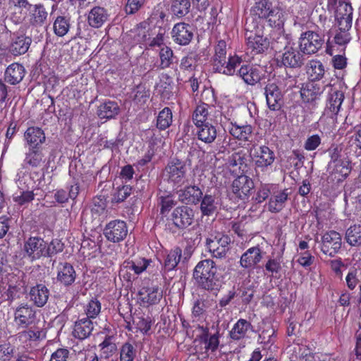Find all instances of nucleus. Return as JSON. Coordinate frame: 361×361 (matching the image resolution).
Segmentation results:
<instances>
[{
  "mask_svg": "<svg viewBox=\"0 0 361 361\" xmlns=\"http://www.w3.org/2000/svg\"><path fill=\"white\" fill-rule=\"evenodd\" d=\"M44 162V154L40 148H30L25 153V157L23 161L25 166H29L32 168H39Z\"/></svg>",
  "mask_w": 361,
  "mask_h": 361,
  "instance_id": "nucleus-33",
  "label": "nucleus"
},
{
  "mask_svg": "<svg viewBox=\"0 0 361 361\" xmlns=\"http://www.w3.org/2000/svg\"><path fill=\"white\" fill-rule=\"evenodd\" d=\"M46 247L45 257H51L63 250V244L58 239L52 240L49 243H47Z\"/></svg>",
  "mask_w": 361,
  "mask_h": 361,
  "instance_id": "nucleus-64",
  "label": "nucleus"
},
{
  "mask_svg": "<svg viewBox=\"0 0 361 361\" xmlns=\"http://www.w3.org/2000/svg\"><path fill=\"white\" fill-rule=\"evenodd\" d=\"M119 361H134L136 355V348L130 343H123L119 350Z\"/></svg>",
  "mask_w": 361,
  "mask_h": 361,
  "instance_id": "nucleus-55",
  "label": "nucleus"
},
{
  "mask_svg": "<svg viewBox=\"0 0 361 361\" xmlns=\"http://www.w3.org/2000/svg\"><path fill=\"white\" fill-rule=\"evenodd\" d=\"M179 200L185 204H197L202 197V192L196 185H189L178 190Z\"/></svg>",
  "mask_w": 361,
  "mask_h": 361,
  "instance_id": "nucleus-23",
  "label": "nucleus"
},
{
  "mask_svg": "<svg viewBox=\"0 0 361 361\" xmlns=\"http://www.w3.org/2000/svg\"><path fill=\"white\" fill-rule=\"evenodd\" d=\"M322 90L320 87L313 82H310L303 86L300 90V96L303 102H312L317 99Z\"/></svg>",
  "mask_w": 361,
  "mask_h": 361,
  "instance_id": "nucleus-38",
  "label": "nucleus"
},
{
  "mask_svg": "<svg viewBox=\"0 0 361 361\" xmlns=\"http://www.w3.org/2000/svg\"><path fill=\"white\" fill-rule=\"evenodd\" d=\"M128 233L126 223L122 220H113L109 221L104 228V235L111 243L123 241Z\"/></svg>",
  "mask_w": 361,
  "mask_h": 361,
  "instance_id": "nucleus-8",
  "label": "nucleus"
},
{
  "mask_svg": "<svg viewBox=\"0 0 361 361\" xmlns=\"http://www.w3.org/2000/svg\"><path fill=\"white\" fill-rule=\"evenodd\" d=\"M25 140L30 148H39L38 146L45 141L44 131L38 127H30L24 134Z\"/></svg>",
  "mask_w": 361,
  "mask_h": 361,
  "instance_id": "nucleus-30",
  "label": "nucleus"
},
{
  "mask_svg": "<svg viewBox=\"0 0 361 361\" xmlns=\"http://www.w3.org/2000/svg\"><path fill=\"white\" fill-rule=\"evenodd\" d=\"M151 261L145 258H139L132 261H126L123 264V271L126 269L127 271H133L137 275L142 273L146 270L149 265Z\"/></svg>",
  "mask_w": 361,
  "mask_h": 361,
  "instance_id": "nucleus-43",
  "label": "nucleus"
},
{
  "mask_svg": "<svg viewBox=\"0 0 361 361\" xmlns=\"http://www.w3.org/2000/svg\"><path fill=\"white\" fill-rule=\"evenodd\" d=\"M228 131L233 137L241 141H248L252 133V128L250 125L240 126L231 122Z\"/></svg>",
  "mask_w": 361,
  "mask_h": 361,
  "instance_id": "nucleus-35",
  "label": "nucleus"
},
{
  "mask_svg": "<svg viewBox=\"0 0 361 361\" xmlns=\"http://www.w3.org/2000/svg\"><path fill=\"white\" fill-rule=\"evenodd\" d=\"M326 88L328 89V95L324 114L334 121L336 119L343 102L344 92L340 82L330 84L326 86Z\"/></svg>",
  "mask_w": 361,
  "mask_h": 361,
  "instance_id": "nucleus-2",
  "label": "nucleus"
},
{
  "mask_svg": "<svg viewBox=\"0 0 361 361\" xmlns=\"http://www.w3.org/2000/svg\"><path fill=\"white\" fill-rule=\"evenodd\" d=\"M162 298V292L157 287H143L139 291V300L143 305L157 304Z\"/></svg>",
  "mask_w": 361,
  "mask_h": 361,
  "instance_id": "nucleus-22",
  "label": "nucleus"
},
{
  "mask_svg": "<svg viewBox=\"0 0 361 361\" xmlns=\"http://www.w3.org/2000/svg\"><path fill=\"white\" fill-rule=\"evenodd\" d=\"M181 255L182 250L180 248L177 247L171 250L164 259V269L167 271L173 270L179 263Z\"/></svg>",
  "mask_w": 361,
  "mask_h": 361,
  "instance_id": "nucleus-46",
  "label": "nucleus"
},
{
  "mask_svg": "<svg viewBox=\"0 0 361 361\" xmlns=\"http://www.w3.org/2000/svg\"><path fill=\"white\" fill-rule=\"evenodd\" d=\"M101 348V356L103 359L107 360L116 350V345L111 342L109 338H106L99 345Z\"/></svg>",
  "mask_w": 361,
  "mask_h": 361,
  "instance_id": "nucleus-60",
  "label": "nucleus"
},
{
  "mask_svg": "<svg viewBox=\"0 0 361 361\" xmlns=\"http://www.w3.org/2000/svg\"><path fill=\"white\" fill-rule=\"evenodd\" d=\"M47 242L43 238L38 236H32L25 240L23 244V251L25 256L35 261L45 257V247Z\"/></svg>",
  "mask_w": 361,
  "mask_h": 361,
  "instance_id": "nucleus-10",
  "label": "nucleus"
},
{
  "mask_svg": "<svg viewBox=\"0 0 361 361\" xmlns=\"http://www.w3.org/2000/svg\"><path fill=\"white\" fill-rule=\"evenodd\" d=\"M159 56L160 59L159 67L160 69L169 68L173 63V51L169 47H162L159 51Z\"/></svg>",
  "mask_w": 361,
  "mask_h": 361,
  "instance_id": "nucleus-54",
  "label": "nucleus"
},
{
  "mask_svg": "<svg viewBox=\"0 0 361 361\" xmlns=\"http://www.w3.org/2000/svg\"><path fill=\"white\" fill-rule=\"evenodd\" d=\"M194 219V211L188 206H180L173 209L171 220L179 229H184L190 226Z\"/></svg>",
  "mask_w": 361,
  "mask_h": 361,
  "instance_id": "nucleus-14",
  "label": "nucleus"
},
{
  "mask_svg": "<svg viewBox=\"0 0 361 361\" xmlns=\"http://www.w3.org/2000/svg\"><path fill=\"white\" fill-rule=\"evenodd\" d=\"M328 152L331 157L329 162L341 163V161H349L343 154L342 147L339 145H332Z\"/></svg>",
  "mask_w": 361,
  "mask_h": 361,
  "instance_id": "nucleus-63",
  "label": "nucleus"
},
{
  "mask_svg": "<svg viewBox=\"0 0 361 361\" xmlns=\"http://www.w3.org/2000/svg\"><path fill=\"white\" fill-rule=\"evenodd\" d=\"M200 210L204 215L209 216L214 213L217 209V202L214 196L205 195L202 197Z\"/></svg>",
  "mask_w": 361,
  "mask_h": 361,
  "instance_id": "nucleus-50",
  "label": "nucleus"
},
{
  "mask_svg": "<svg viewBox=\"0 0 361 361\" xmlns=\"http://www.w3.org/2000/svg\"><path fill=\"white\" fill-rule=\"evenodd\" d=\"M278 39L279 42L277 43L285 45L284 52L281 58L283 64L290 68L300 67L303 64L304 58L300 51L290 44V42L288 41L284 35L280 36Z\"/></svg>",
  "mask_w": 361,
  "mask_h": 361,
  "instance_id": "nucleus-6",
  "label": "nucleus"
},
{
  "mask_svg": "<svg viewBox=\"0 0 361 361\" xmlns=\"http://www.w3.org/2000/svg\"><path fill=\"white\" fill-rule=\"evenodd\" d=\"M172 111L169 107L164 108L157 118V126L159 130H164L168 128L173 121Z\"/></svg>",
  "mask_w": 361,
  "mask_h": 361,
  "instance_id": "nucleus-51",
  "label": "nucleus"
},
{
  "mask_svg": "<svg viewBox=\"0 0 361 361\" xmlns=\"http://www.w3.org/2000/svg\"><path fill=\"white\" fill-rule=\"evenodd\" d=\"M262 259V250L259 247H252L247 249L241 256L240 266L247 269H253Z\"/></svg>",
  "mask_w": 361,
  "mask_h": 361,
  "instance_id": "nucleus-19",
  "label": "nucleus"
},
{
  "mask_svg": "<svg viewBox=\"0 0 361 361\" xmlns=\"http://www.w3.org/2000/svg\"><path fill=\"white\" fill-rule=\"evenodd\" d=\"M251 13L259 18H267L270 22L276 23V20H279L281 13L278 8H272L271 4L268 0H260L252 8Z\"/></svg>",
  "mask_w": 361,
  "mask_h": 361,
  "instance_id": "nucleus-12",
  "label": "nucleus"
},
{
  "mask_svg": "<svg viewBox=\"0 0 361 361\" xmlns=\"http://www.w3.org/2000/svg\"><path fill=\"white\" fill-rule=\"evenodd\" d=\"M35 194L32 191L28 190L16 192L13 195V201L20 206H25L34 200Z\"/></svg>",
  "mask_w": 361,
  "mask_h": 361,
  "instance_id": "nucleus-56",
  "label": "nucleus"
},
{
  "mask_svg": "<svg viewBox=\"0 0 361 361\" xmlns=\"http://www.w3.org/2000/svg\"><path fill=\"white\" fill-rule=\"evenodd\" d=\"M324 39L314 31H306L300 35L299 47L304 54L317 53L323 46Z\"/></svg>",
  "mask_w": 361,
  "mask_h": 361,
  "instance_id": "nucleus-7",
  "label": "nucleus"
},
{
  "mask_svg": "<svg viewBox=\"0 0 361 361\" xmlns=\"http://www.w3.org/2000/svg\"><path fill=\"white\" fill-rule=\"evenodd\" d=\"M226 61V43L224 40L218 42L215 47V54L213 59V69L216 72L221 71V67Z\"/></svg>",
  "mask_w": 361,
  "mask_h": 361,
  "instance_id": "nucleus-37",
  "label": "nucleus"
},
{
  "mask_svg": "<svg viewBox=\"0 0 361 361\" xmlns=\"http://www.w3.org/2000/svg\"><path fill=\"white\" fill-rule=\"evenodd\" d=\"M32 39L24 35L15 37L9 45L8 51L13 56H20L25 54L30 48Z\"/></svg>",
  "mask_w": 361,
  "mask_h": 361,
  "instance_id": "nucleus-25",
  "label": "nucleus"
},
{
  "mask_svg": "<svg viewBox=\"0 0 361 361\" xmlns=\"http://www.w3.org/2000/svg\"><path fill=\"white\" fill-rule=\"evenodd\" d=\"M228 235L216 236L214 239H207V246L213 257L223 258L226 256L230 243Z\"/></svg>",
  "mask_w": 361,
  "mask_h": 361,
  "instance_id": "nucleus-16",
  "label": "nucleus"
},
{
  "mask_svg": "<svg viewBox=\"0 0 361 361\" xmlns=\"http://www.w3.org/2000/svg\"><path fill=\"white\" fill-rule=\"evenodd\" d=\"M149 32L145 27L142 25L137 26L130 30L126 35V41L132 44L145 43L146 44L148 39Z\"/></svg>",
  "mask_w": 361,
  "mask_h": 361,
  "instance_id": "nucleus-36",
  "label": "nucleus"
},
{
  "mask_svg": "<svg viewBox=\"0 0 361 361\" xmlns=\"http://www.w3.org/2000/svg\"><path fill=\"white\" fill-rule=\"evenodd\" d=\"M325 73L323 63L319 60H310L307 65V74L312 81L321 80Z\"/></svg>",
  "mask_w": 361,
  "mask_h": 361,
  "instance_id": "nucleus-40",
  "label": "nucleus"
},
{
  "mask_svg": "<svg viewBox=\"0 0 361 361\" xmlns=\"http://www.w3.org/2000/svg\"><path fill=\"white\" fill-rule=\"evenodd\" d=\"M212 109L207 104H202L198 105L192 114V122L195 127L202 126L203 124L209 123V110Z\"/></svg>",
  "mask_w": 361,
  "mask_h": 361,
  "instance_id": "nucleus-39",
  "label": "nucleus"
},
{
  "mask_svg": "<svg viewBox=\"0 0 361 361\" xmlns=\"http://www.w3.org/2000/svg\"><path fill=\"white\" fill-rule=\"evenodd\" d=\"M246 153L243 150L235 152L230 155L227 159L228 167H238L239 169L243 171L247 167Z\"/></svg>",
  "mask_w": 361,
  "mask_h": 361,
  "instance_id": "nucleus-47",
  "label": "nucleus"
},
{
  "mask_svg": "<svg viewBox=\"0 0 361 361\" xmlns=\"http://www.w3.org/2000/svg\"><path fill=\"white\" fill-rule=\"evenodd\" d=\"M288 195L289 193L287 189L274 193L269 200V211L273 213L281 212L286 205Z\"/></svg>",
  "mask_w": 361,
  "mask_h": 361,
  "instance_id": "nucleus-32",
  "label": "nucleus"
},
{
  "mask_svg": "<svg viewBox=\"0 0 361 361\" xmlns=\"http://www.w3.org/2000/svg\"><path fill=\"white\" fill-rule=\"evenodd\" d=\"M16 334V339L22 343L39 340L42 336V330L35 325H32Z\"/></svg>",
  "mask_w": 361,
  "mask_h": 361,
  "instance_id": "nucleus-34",
  "label": "nucleus"
},
{
  "mask_svg": "<svg viewBox=\"0 0 361 361\" xmlns=\"http://www.w3.org/2000/svg\"><path fill=\"white\" fill-rule=\"evenodd\" d=\"M217 268L211 259L200 261L195 268L193 276L204 289L217 290L220 281L216 275Z\"/></svg>",
  "mask_w": 361,
  "mask_h": 361,
  "instance_id": "nucleus-1",
  "label": "nucleus"
},
{
  "mask_svg": "<svg viewBox=\"0 0 361 361\" xmlns=\"http://www.w3.org/2000/svg\"><path fill=\"white\" fill-rule=\"evenodd\" d=\"M48 13L42 4L32 5L27 13L23 16H18L16 20H27L34 26H42L47 20Z\"/></svg>",
  "mask_w": 361,
  "mask_h": 361,
  "instance_id": "nucleus-15",
  "label": "nucleus"
},
{
  "mask_svg": "<svg viewBox=\"0 0 361 361\" xmlns=\"http://www.w3.org/2000/svg\"><path fill=\"white\" fill-rule=\"evenodd\" d=\"M172 38L180 45L188 44L193 37L192 27L185 23H176L172 29Z\"/></svg>",
  "mask_w": 361,
  "mask_h": 361,
  "instance_id": "nucleus-18",
  "label": "nucleus"
},
{
  "mask_svg": "<svg viewBox=\"0 0 361 361\" xmlns=\"http://www.w3.org/2000/svg\"><path fill=\"white\" fill-rule=\"evenodd\" d=\"M25 74V70L23 65L18 63H13L9 65L5 71L4 80L14 85L23 80Z\"/></svg>",
  "mask_w": 361,
  "mask_h": 361,
  "instance_id": "nucleus-24",
  "label": "nucleus"
},
{
  "mask_svg": "<svg viewBox=\"0 0 361 361\" xmlns=\"http://www.w3.org/2000/svg\"><path fill=\"white\" fill-rule=\"evenodd\" d=\"M342 245V238L335 231L326 232L321 238L320 249L326 255L334 257L338 252Z\"/></svg>",
  "mask_w": 361,
  "mask_h": 361,
  "instance_id": "nucleus-9",
  "label": "nucleus"
},
{
  "mask_svg": "<svg viewBox=\"0 0 361 361\" xmlns=\"http://www.w3.org/2000/svg\"><path fill=\"white\" fill-rule=\"evenodd\" d=\"M119 106L116 102L107 101L99 106L98 115L101 118L110 119L119 113Z\"/></svg>",
  "mask_w": 361,
  "mask_h": 361,
  "instance_id": "nucleus-42",
  "label": "nucleus"
},
{
  "mask_svg": "<svg viewBox=\"0 0 361 361\" xmlns=\"http://www.w3.org/2000/svg\"><path fill=\"white\" fill-rule=\"evenodd\" d=\"M76 273L73 267L67 262L61 263L58 267L57 280L63 286H68L73 283Z\"/></svg>",
  "mask_w": 361,
  "mask_h": 361,
  "instance_id": "nucleus-27",
  "label": "nucleus"
},
{
  "mask_svg": "<svg viewBox=\"0 0 361 361\" xmlns=\"http://www.w3.org/2000/svg\"><path fill=\"white\" fill-rule=\"evenodd\" d=\"M108 13L103 7L95 6L92 8L87 16L88 24L94 28H99L107 20Z\"/></svg>",
  "mask_w": 361,
  "mask_h": 361,
  "instance_id": "nucleus-29",
  "label": "nucleus"
},
{
  "mask_svg": "<svg viewBox=\"0 0 361 361\" xmlns=\"http://www.w3.org/2000/svg\"><path fill=\"white\" fill-rule=\"evenodd\" d=\"M251 324L244 319H240L230 331V336L233 340H240L245 337Z\"/></svg>",
  "mask_w": 361,
  "mask_h": 361,
  "instance_id": "nucleus-41",
  "label": "nucleus"
},
{
  "mask_svg": "<svg viewBox=\"0 0 361 361\" xmlns=\"http://www.w3.org/2000/svg\"><path fill=\"white\" fill-rule=\"evenodd\" d=\"M242 61V59L237 55L230 56L228 61H226V64L221 67V71L218 73L227 75H233L236 72V68L241 64Z\"/></svg>",
  "mask_w": 361,
  "mask_h": 361,
  "instance_id": "nucleus-52",
  "label": "nucleus"
},
{
  "mask_svg": "<svg viewBox=\"0 0 361 361\" xmlns=\"http://www.w3.org/2000/svg\"><path fill=\"white\" fill-rule=\"evenodd\" d=\"M268 107L273 111L279 109L281 105L282 94L279 87L274 82L268 83L264 88Z\"/></svg>",
  "mask_w": 361,
  "mask_h": 361,
  "instance_id": "nucleus-20",
  "label": "nucleus"
},
{
  "mask_svg": "<svg viewBox=\"0 0 361 361\" xmlns=\"http://www.w3.org/2000/svg\"><path fill=\"white\" fill-rule=\"evenodd\" d=\"M133 324L137 331L142 334H147L151 329L152 319L150 317H145L143 316H137L133 319Z\"/></svg>",
  "mask_w": 361,
  "mask_h": 361,
  "instance_id": "nucleus-57",
  "label": "nucleus"
},
{
  "mask_svg": "<svg viewBox=\"0 0 361 361\" xmlns=\"http://www.w3.org/2000/svg\"><path fill=\"white\" fill-rule=\"evenodd\" d=\"M250 156L252 159L255 169L265 171L275 161L276 157L273 150L268 146H253L249 150Z\"/></svg>",
  "mask_w": 361,
  "mask_h": 361,
  "instance_id": "nucleus-4",
  "label": "nucleus"
},
{
  "mask_svg": "<svg viewBox=\"0 0 361 361\" xmlns=\"http://www.w3.org/2000/svg\"><path fill=\"white\" fill-rule=\"evenodd\" d=\"M196 135L198 140L205 144H212L217 136L216 126L209 123L196 127Z\"/></svg>",
  "mask_w": 361,
  "mask_h": 361,
  "instance_id": "nucleus-28",
  "label": "nucleus"
},
{
  "mask_svg": "<svg viewBox=\"0 0 361 361\" xmlns=\"http://www.w3.org/2000/svg\"><path fill=\"white\" fill-rule=\"evenodd\" d=\"M196 60L192 56H184L180 63V71L188 75H194Z\"/></svg>",
  "mask_w": 361,
  "mask_h": 361,
  "instance_id": "nucleus-58",
  "label": "nucleus"
},
{
  "mask_svg": "<svg viewBox=\"0 0 361 361\" xmlns=\"http://www.w3.org/2000/svg\"><path fill=\"white\" fill-rule=\"evenodd\" d=\"M246 39L247 49L254 54L264 53L269 47V40L259 32H253L247 29Z\"/></svg>",
  "mask_w": 361,
  "mask_h": 361,
  "instance_id": "nucleus-13",
  "label": "nucleus"
},
{
  "mask_svg": "<svg viewBox=\"0 0 361 361\" xmlns=\"http://www.w3.org/2000/svg\"><path fill=\"white\" fill-rule=\"evenodd\" d=\"M328 171V183L332 185H337L343 182L350 174L351 171L350 161H344L341 163L329 162Z\"/></svg>",
  "mask_w": 361,
  "mask_h": 361,
  "instance_id": "nucleus-11",
  "label": "nucleus"
},
{
  "mask_svg": "<svg viewBox=\"0 0 361 361\" xmlns=\"http://www.w3.org/2000/svg\"><path fill=\"white\" fill-rule=\"evenodd\" d=\"M345 239L351 246H361V225L350 226L345 231Z\"/></svg>",
  "mask_w": 361,
  "mask_h": 361,
  "instance_id": "nucleus-44",
  "label": "nucleus"
},
{
  "mask_svg": "<svg viewBox=\"0 0 361 361\" xmlns=\"http://www.w3.org/2000/svg\"><path fill=\"white\" fill-rule=\"evenodd\" d=\"M16 177V182L20 190H28L34 183L30 175L21 170L18 172Z\"/></svg>",
  "mask_w": 361,
  "mask_h": 361,
  "instance_id": "nucleus-61",
  "label": "nucleus"
},
{
  "mask_svg": "<svg viewBox=\"0 0 361 361\" xmlns=\"http://www.w3.org/2000/svg\"><path fill=\"white\" fill-rule=\"evenodd\" d=\"M187 166L184 161L178 159H171L164 170L167 181L174 185L180 186L185 183Z\"/></svg>",
  "mask_w": 361,
  "mask_h": 361,
  "instance_id": "nucleus-5",
  "label": "nucleus"
},
{
  "mask_svg": "<svg viewBox=\"0 0 361 361\" xmlns=\"http://www.w3.org/2000/svg\"><path fill=\"white\" fill-rule=\"evenodd\" d=\"M294 351L301 361H314L315 357L312 350L304 345H298L294 347Z\"/></svg>",
  "mask_w": 361,
  "mask_h": 361,
  "instance_id": "nucleus-59",
  "label": "nucleus"
},
{
  "mask_svg": "<svg viewBox=\"0 0 361 361\" xmlns=\"http://www.w3.org/2000/svg\"><path fill=\"white\" fill-rule=\"evenodd\" d=\"M70 18L65 16H58L53 24L54 32L58 37H63L70 29Z\"/></svg>",
  "mask_w": 361,
  "mask_h": 361,
  "instance_id": "nucleus-49",
  "label": "nucleus"
},
{
  "mask_svg": "<svg viewBox=\"0 0 361 361\" xmlns=\"http://www.w3.org/2000/svg\"><path fill=\"white\" fill-rule=\"evenodd\" d=\"M87 317L96 318L101 312V303L97 299H92L86 305L85 309Z\"/></svg>",
  "mask_w": 361,
  "mask_h": 361,
  "instance_id": "nucleus-62",
  "label": "nucleus"
},
{
  "mask_svg": "<svg viewBox=\"0 0 361 361\" xmlns=\"http://www.w3.org/2000/svg\"><path fill=\"white\" fill-rule=\"evenodd\" d=\"M190 0H173L171 6L172 13L178 18L186 16L190 10Z\"/></svg>",
  "mask_w": 361,
  "mask_h": 361,
  "instance_id": "nucleus-45",
  "label": "nucleus"
},
{
  "mask_svg": "<svg viewBox=\"0 0 361 361\" xmlns=\"http://www.w3.org/2000/svg\"><path fill=\"white\" fill-rule=\"evenodd\" d=\"M93 329V323L90 319L81 318L75 322L73 334L75 338L83 340L90 336Z\"/></svg>",
  "mask_w": 361,
  "mask_h": 361,
  "instance_id": "nucleus-31",
  "label": "nucleus"
},
{
  "mask_svg": "<svg viewBox=\"0 0 361 361\" xmlns=\"http://www.w3.org/2000/svg\"><path fill=\"white\" fill-rule=\"evenodd\" d=\"M344 9L346 12L344 15L340 16L341 14L338 13L336 16L338 26L341 32L348 30L352 26V7L346 4L344 5Z\"/></svg>",
  "mask_w": 361,
  "mask_h": 361,
  "instance_id": "nucleus-48",
  "label": "nucleus"
},
{
  "mask_svg": "<svg viewBox=\"0 0 361 361\" xmlns=\"http://www.w3.org/2000/svg\"><path fill=\"white\" fill-rule=\"evenodd\" d=\"M276 339L275 330L272 327L264 329L259 335L258 342L263 345L264 349H270Z\"/></svg>",
  "mask_w": 361,
  "mask_h": 361,
  "instance_id": "nucleus-53",
  "label": "nucleus"
},
{
  "mask_svg": "<svg viewBox=\"0 0 361 361\" xmlns=\"http://www.w3.org/2000/svg\"><path fill=\"white\" fill-rule=\"evenodd\" d=\"M30 299L39 307H43L47 302L49 290L44 284H37L32 287L29 292Z\"/></svg>",
  "mask_w": 361,
  "mask_h": 361,
  "instance_id": "nucleus-26",
  "label": "nucleus"
},
{
  "mask_svg": "<svg viewBox=\"0 0 361 361\" xmlns=\"http://www.w3.org/2000/svg\"><path fill=\"white\" fill-rule=\"evenodd\" d=\"M231 188L233 193L236 197L245 200L250 195L251 190L253 189L254 183L250 177L241 175L233 181Z\"/></svg>",
  "mask_w": 361,
  "mask_h": 361,
  "instance_id": "nucleus-17",
  "label": "nucleus"
},
{
  "mask_svg": "<svg viewBox=\"0 0 361 361\" xmlns=\"http://www.w3.org/2000/svg\"><path fill=\"white\" fill-rule=\"evenodd\" d=\"M13 321L18 329L35 325L39 321L37 310L27 303H22L14 310Z\"/></svg>",
  "mask_w": 361,
  "mask_h": 361,
  "instance_id": "nucleus-3",
  "label": "nucleus"
},
{
  "mask_svg": "<svg viewBox=\"0 0 361 361\" xmlns=\"http://www.w3.org/2000/svg\"><path fill=\"white\" fill-rule=\"evenodd\" d=\"M236 74L243 81L250 85H254L262 79V69L259 67H253L248 65L241 66Z\"/></svg>",
  "mask_w": 361,
  "mask_h": 361,
  "instance_id": "nucleus-21",
  "label": "nucleus"
}]
</instances>
